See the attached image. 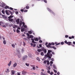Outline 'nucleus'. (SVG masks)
<instances>
[{"instance_id":"f257e3e1","label":"nucleus","mask_w":75,"mask_h":75,"mask_svg":"<svg viewBox=\"0 0 75 75\" xmlns=\"http://www.w3.org/2000/svg\"><path fill=\"white\" fill-rule=\"evenodd\" d=\"M50 52H52V51L51 50H48V52L47 53V54L45 55V57H47V58H49L51 59V57L52 56V54L50 53Z\"/></svg>"},{"instance_id":"f03ea898","label":"nucleus","mask_w":75,"mask_h":75,"mask_svg":"<svg viewBox=\"0 0 75 75\" xmlns=\"http://www.w3.org/2000/svg\"><path fill=\"white\" fill-rule=\"evenodd\" d=\"M10 13V14H11V15H12V14H13L14 13L11 12L10 11V10H6L5 11V12L6 14L7 15H9L10 14L8 13V12Z\"/></svg>"},{"instance_id":"7ed1b4c3","label":"nucleus","mask_w":75,"mask_h":75,"mask_svg":"<svg viewBox=\"0 0 75 75\" xmlns=\"http://www.w3.org/2000/svg\"><path fill=\"white\" fill-rule=\"evenodd\" d=\"M47 9L48 10V11H49V12L53 14V15H55V13H54V12H53L51 10V9H50L48 8H47Z\"/></svg>"},{"instance_id":"20e7f679","label":"nucleus","mask_w":75,"mask_h":75,"mask_svg":"<svg viewBox=\"0 0 75 75\" xmlns=\"http://www.w3.org/2000/svg\"><path fill=\"white\" fill-rule=\"evenodd\" d=\"M27 58H28V56H27L25 55L23 57L22 59L23 60H26V59H27Z\"/></svg>"},{"instance_id":"39448f33","label":"nucleus","mask_w":75,"mask_h":75,"mask_svg":"<svg viewBox=\"0 0 75 75\" xmlns=\"http://www.w3.org/2000/svg\"><path fill=\"white\" fill-rule=\"evenodd\" d=\"M16 22L17 23V24H20V19H18L16 20Z\"/></svg>"},{"instance_id":"423d86ee","label":"nucleus","mask_w":75,"mask_h":75,"mask_svg":"<svg viewBox=\"0 0 75 75\" xmlns=\"http://www.w3.org/2000/svg\"><path fill=\"white\" fill-rule=\"evenodd\" d=\"M22 74L23 75H25L27 74V71H25V70H23L22 71Z\"/></svg>"},{"instance_id":"0eeeda50","label":"nucleus","mask_w":75,"mask_h":75,"mask_svg":"<svg viewBox=\"0 0 75 75\" xmlns=\"http://www.w3.org/2000/svg\"><path fill=\"white\" fill-rule=\"evenodd\" d=\"M16 53L18 54H20V51L19 49H16Z\"/></svg>"},{"instance_id":"6e6552de","label":"nucleus","mask_w":75,"mask_h":75,"mask_svg":"<svg viewBox=\"0 0 75 75\" xmlns=\"http://www.w3.org/2000/svg\"><path fill=\"white\" fill-rule=\"evenodd\" d=\"M31 40L32 41V43H34V44H36V43H37L36 42L34 41V39H31Z\"/></svg>"},{"instance_id":"1a4fd4ad","label":"nucleus","mask_w":75,"mask_h":75,"mask_svg":"<svg viewBox=\"0 0 75 75\" xmlns=\"http://www.w3.org/2000/svg\"><path fill=\"white\" fill-rule=\"evenodd\" d=\"M68 45H71L72 44V42H67V44Z\"/></svg>"},{"instance_id":"9d476101","label":"nucleus","mask_w":75,"mask_h":75,"mask_svg":"<svg viewBox=\"0 0 75 75\" xmlns=\"http://www.w3.org/2000/svg\"><path fill=\"white\" fill-rule=\"evenodd\" d=\"M34 40L35 41H38V39L37 38H34Z\"/></svg>"},{"instance_id":"9b49d317","label":"nucleus","mask_w":75,"mask_h":75,"mask_svg":"<svg viewBox=\"0 0 75 75\" xmlns=\"http://www.w3.org/2000/svg\"><path fill=\"white\" fill-rule=\"evenodd\" d=\"M11 62H12L11 61H10L9 63L8 64V65L9 67H10V66L11 65Z\"/></svg>"},{"instance_id":"f8f14e48","label":"nucleus","mask_w":75,"mask_h":75,"mask_svg":"<svg viewBox=\"0 0 75 75\" xmlns=\"http://www.w3.org/2000/svg\"><path fill=\"white\" fill-rule=\"evenodd\" d=\"M52 45V43H49L48 44V45L47 46V47H49V46H50Z\"/></svg>"},{"instance_id":"ddd939ff","label":"nucleus","mask_w":75,"mask_h":75,"mask_svg":"<svg viewBox=\"0 0 75 75\" xmlns=\"http://www.w3.org/2000/svg\"><path fill=\"white\" fill-rule=\"evenodd\" d=\"M11 72L13 75H14V74H15V71H14V70H11Z\"/></svg>"},{"instance_id":"4468645a","label":"nucleus","mask_w":75,"mask_h":75,"mask_svg":"<svg viewBox=\"0 0 75 75\" xmlns=\"http://www.w3.org/2000/svg\"><path fill=\"white\" fill-rule=\"evenodd\" d=\"M25 7L23 8V9H21L20 10V11H21L22 12H24V10H25Z\"/></svg>"},{"instance_id":"2eb2a0df","label":"nucleus","mask_w":75,"mask_h":75,"mask_svg":"<svg viewBox=\"0 0 75 75\" xmlns=\"http://www.w3.org/2000/svg\"><path fill=\"white\" fill-rule=\"evenodd\" d=\"M16 66H17V63H15L13 64V67L14 68H15V67H16Z\"/></svg>"},{"instance_id":"dca6fc26","label":"nucleus","mask_w":75,"mask_h":75,"mask_svg":"<svg viewBox=\"0 0 75 75\" xmlns=\"http://www.w3.org/2000/svg\"><path fill=\"white\" fill-rule=\"evenodd\" d=\"M53 67L55 69H57V67H56V66H55V65L53 64Z\"/></svg>"},{"instance_id":"f3484780","label":"nucleus","mask_w":75,"mask_h":75,"mask_svg":"<svg viewBox=\"0 0 75 75\" xmlns=\"http://www.w3.org/2000/svg\"><path fill=\"white\" fill-rule=\"evenodd\" d=\"M43 51L44 53H45H45L47 52V50L46 49H43Z\"/></svg>"},{"instance_id":"a211bd4d","label":"nucleus","mask_w":75,"mask_h":75,"mask_svg":"<svg viewBox=\"0 0 75 75\" xmlns=\"http://www.w3.org/2000/svg\"><path fill=\"white\" fill-rule=\"evenodd\" d=\"M24 51V48H23L21 49V52L22 53H23Z\"/></svg>"},{"instance_id":"6ab92c4d","label":"nucleus","mask_w":75,"mask_h":75,"mask_svg":"<svg viewBox=\"0 0 75 75\" xmlns=\"http://www.w3.org/2000/svg\"><path fill=\"white\" fill-rule=\"evenodd\" d=\"M4 8H5V9H7V8H9V7L8 6H6Z\"/></svg>"},{"instance_id":"aec40b11","label":"nucleus","mask_w":75,"mask_h":75,"mask_svg":"<svg viewBox=\"0 0 75 75\" xmlns=\"http://www.w3.org/2000/svg\"><path fill=\"white\" fill-rule=\"evenodd\" d=\"M8 20L9 21H11V22H12L13 20V19L9 18L8 19Z\"/></svg>"},{"instance_id":"412c9836","label":"nucleus","mask_w":75,"mask_h":75,"mask_svg":"<svg viewBox=\"0 0 75 75\" xmlns=\"http://www.w3.org/2000/svg\"><path fill=\"white\" fill-rule=\"evenodd\" d=\"M3 43L4 44H6V40H4L3 41Z\"/></svg>"},{"instance_id":"4be33fe9","label":"nucleus","mask_w":75,"mask_h":75,"mask_svg":"<svg viewBox=\"0 0 75 75\" xmlns=\"http://www.w3.org/2000/svg\"><path fill=\"white\" fill-rule=\"evenodd\" d=\"M26 9H29V8H30V7H29L28 6H26Z\"/></svg>"},{"instance_id":"5701e85b","label":"nucleus","mask_w":75,"mask_h":75,"mask_svg":"<svg viewBox=\"0 0 75 75\" xmlns=\"http://www.w3.org/2000/svg\"><path fill=\"white\" fill-rule=\"evenodd\" d=\"M28 33L30 34H32L33 33V32L31 31H30L28 32Z\"/></svg>"},{"instance_id":"b1692460","label":"nucleus","mask_w":75,"mask_h":75,"mask_svg":"<svg viewBox=\"0 0 75 75\" xmlns=\"http://www.w3.org/2000/svg\"><path fill=\"white\" fill-rule=\"evenodd\" d=\"M12 47L13 48H15V45L13 44H12Z\"/></svg>"},{"instance_id":"393cba45","label":"nucleus","mask_w":75,"mask_h":75,"mask_svg":"<svg viewBox=\"0 0 75 75\" xmlns=\"http://www.w3.org/2000/svg\"><path fill=\"white\" fill-rule=\"evenodd\" d=\"M20 31L18 29H17L16 30V33H20Z\"/></svg>"},{"instance_id":"a878e982","label":"nucleus","mask_w":75,"mask_h":75,"mask_svg":"<svg viewBox=\"0 0 75 75\" xmlns=\"http://www.w3.org/2000/svg\"><path fill=\"white\" fill-rule=\"evenodd\" d=\"M21 32H24V28H23V29H21Z\"/></svg>"},{"instance_id":"bb28decb","label":"nucleus","mask_w":75,"mask_h":75,"mask_svg":"<svg viewBox=\"0 0 75 75\" xmlns=\"http://www.w3.org/2000/svg\"><path fill=\"white\" fill-rule=\"evenodd\" d=\"M1 15L2 17H3L4 18H6V16H5L4 15Z\"/></svg>"},{"instance_id":"cd10ccee","label":"nucleus","mask_w":75,"mask_h":75,"mask_svg":"<svg viewBox=\"0 0 75 75\" xmlns=\"http://www.w3.org/2000/svg\"><path fill=\"white\" fill-rule=\"evenodd\" d=\"M40 54L41 55H42V56H43L44 55V52H41L40 53Z\"/></svg>"},{"instance_id":"c85d7f7f","label":"nucleus","mask_w":75,"mask_h":75,"mask_svg":"<svg viewBox=\"0 0 75 75\" xmlns=\"http://www.w3.org/2000/svg\"><path fill=\"white\" fill-rule=\"evenodd\" d=\"M13 16H10L8 17V18H13Z\"/></svg>"},{"instance_id":"c756f323","label":"nucleus","mask_w":75,"mask_h":75,"mask_svg":"<svg viewBox=\"0 0 75 75\" xmlns=\"http://www.w3.org/2000/svg\"><path fill=\"white\" fill-rule=\"evenodd\" d=\"M47 65H49L50 64V62L48 60L47 61Z\"/></svg>"},{"instance_id":"7c9ffc66","label":"nucleus","mask_w":75,"mask_h":75,"mask_svg":"<svg viewBox=\"0 0 75 75\" xmlns=\"http://www.w3.org/2000/svg\"><path fill=\"white\" fill-rule=\"evenodd\" d=\"M34 37V36L33 35H30V38H33Z\"/></svg>"},{"instance_id":"2f4dec72","label":"nucleus","mask_w":75,"mask_h":75,"mask_svg":"<svg viewBox=\"0 0 75 75\" xmlns=\"http://www.w3.org/2000/svg\"><path fill=\"white\" fill-rule=\"evenodd\" d=\"M37 51H38V52H41V49H38L37 50Z\"/></svg>"},{"instance_id":"473e14b6","label":"nucleus","mask_w":75,"mask_h":75,"mask_svg":"<svg viewBox=\"0 0 75 75\" xmlns=\"http://www.w3.org/2000/svg\"><path fill=\"white\" fill-rule=\"evenodd\" d=\"M53 71L55 73H57V70H55V69H53Z\"/></svg>"},{"instance_id":"72a5a7b5","label":"nucleus","mask_w":75,"mask_h":75,"mask_svg":"<svg viewBox=\"0 0 75 75\" xmlns=\"http://www.w3.org/2000/svg\"><path fill=\"white\" fill-rule=\"evenodd\" d=\"M52 48H53V49H54V50H56V49H57V48L54 46H52Z\"/></svg>"},{"instance_id":"f704fd0d","label":"nucleus","mask_w":75,"mask_h":75,"mask_svg":"<svg viewBox=\"0 0 75 75\" xmlns=\"http://www.w3.org/2000/svg\"><path fill=\"white\" fill-rule=\"evenodd\" d=\"M64 42H65V43L66 44H67L68 43V42H67V40H65V41Z\"/></svg>"},{"instance_id":"c9c22d12","label":"nucleus","mask_w":75,"mask_h":75,"mask_svg":"<svg viewBox=\"0 0 75 75\" xmlns=\"http://www.w3.org/2000/svg\"><path fill=\"white\" fill-rule=\"evenodd\" d=\"M50 74L51 75H53L54 74V73H53L52 71L51 73H50Z\"/></svg>"},{"instance_id":"e433bc0d","label":"nucleus","mask_w":75,"mask_h":75,"mask_svg":"<svg viewBox=\"0 0 75 75\" xmlns=\"http://www.w3.org/2000/svg\"><path fill=\"white\" fill-rule=\"evenodd\" d=\"M22 22H20V23H19V25L20 26H21L22 25Z\"/></svg>"},{"instance_id":"4c0bfd02","label":"nucleus","mask_w":75,"mask_h":75,"mask_svg":"<svg viewBox=\"0 0 75 75\" xmlns=\"http://www.w3.org/2000/svg\"><path fill=\"white\" fill-rule=\"evenodd\" d=\"M25 65L27 67H29V64H27V63H26Z\"/></svg>"},{"instance_id":"58836bf2","label":"nucleus","mask_w":75,"mask_h":75,"mask_svg":"<svg viewBox=\"0 0 75 75\" xmlns=\"http://www.w3.org/2000/svg\"><path fill=\"white\" fill-rule=\"evenodd\" d=\"M59 44H61V43H57V44H56L55 45L56 46H57V45H59Z\"/></svg>"},{"instance_id":"ea45409f","label":"nucleus","mask_w":75,"mask_h":75,"mask_svg":"<svg viewBox=\"0 0 75 75\" xmlns=\"http://www.w3.org/2000/svg\"><path fill=\"white\" fill-rule=\"evenodd\" d=\"M22 24H23V26H24V25H25V23H24V22H22Z\"/></svg>"},{"instance_id":"a19ab883","label":"nucleus","mask_w":75,"mask_h":75,"mask_svg":"<svg viewBox=\"0 0 75 75\" xmlns=\"http://www.w3.org/2000/svg\"><path fill=\"white\" fill-rule=\"evenodd\" d=\"M23 26L25 28H27V26L26 25H24Z\"/></svg>"},{"instance_id":"79ce46f5","label":"nucleus","mask_w":75,"mask_h":75,"mask_svg":"<svg viewBox=\"0 0 75 75\" xmlns=\"http://www.w3.org/2000/svg\"><path fill=\"white\" fill-rule=\"evenodd\" d=\"M2 13L3 14H4L5 13L4 12V10H2Z\"/></svg>"},{"instance_id":"37998d69","label":"nucleus","mask_w":75,"mask_h":75,"mask_svg":"<svg viewBox=\"0 0 75 75\" xmlns=\"http://www.w3.org/2000/svg\"><path fill=\"white\" fill-rule=\"evenodd\" d=\"M44 1L45 3H47V0H44Z\"/></svg>"},{"instance_id":"c03bdc74","label":"nucleus","mask_w":75,"mask_h":75,"mask_svg":"<svg viewBox=\"0 0 75 75\" xmlns=\"http://www.w3.org/2000/svg\"><path fill=\"white\" fill-rule=\"evenodd\" d=\"M39 42L40 43H42V41L40 40L39 41Z\"/></svg>"},{"instance_id":"a18cd8bd","label":"nucleus","mask_w":75,"mask_h":75,"mask_svg":"<svg viewBox=\"0 0 75 75\" xmlns=\"http://www.w3.org/2000/svg\"><path fill=\"white\" fill-rule=\"evenodd\" d=\"M61 45H63V44H64V42H61Z\"/></svg>"},{"instance_id":"49530a36","label":"nucleus","mask_w":75,"mask_h":75,"mask_svg":"<svg viewBox=\"0 0 75 75\" xmlns=\"http://www.w3.org/2000/svg\"><path fill=\"white\" fill-rule=\"evenodd\" d=\"M9 9H10V10H13V8L11 7H10Z\"/></svg>"},{"instance_id":"de8ad7c7","label":"nucleus","mask_w":75,"mask_h":75,"mask_svg":"<svg viewBox=\"0 0 75 75\" xmlns=\"http://www.w3.org/2000/svg\"><path fill=\"white\" fill-rule=\"evenodd\" d=\"M44 64H46L47 63V61L46 60H45L44 62Z\"/></svg>"},{"instance_id":"09e8293b","label":"nucleus","mask_w":75,"mask_h":75,"mask_svg":"<svg viewBox=\"0 0 75 75\" xmlns=\"http://www.w3.org/2000/svg\"><path fill=\"white\" fill-rule=\"evenodd\" d=\"M57 75H59L60 74V73H59V72H57Z\"/></svg>"},{"instance_id":"8fccbe9b","label":"nucleus","mask_w":75,"mask_h":75,"mask_svg":"<svg viewBox=\"0 0 75 75\" xmlns=\"http://www.w3.org/2000/svg\"><path fill=\"white\" fill-rule=\"evenodd\" d=\"M52 45H55V43H54L52 42L51 43Z\"/></svg>"},{"instance_id":"3c124183","label":"nucleus","mask_w":75,"mask_h":75,"mask_svg":"<svg viewBox=\"0 0 75 75\" xmlns=\"http://www.w3.org/2000/svg\"><path fill=\"white\" fill-rule=\"evenodd\" d=\"M40 74H41V75H45V74H43V73H42V72Z\"/></svg>"},{"instance_id":"603ef678","label":"nucleus","mask_w":75,"mask_h":75,"mask_svg":"<svg viewBox=\"0 0 75 75\" xmlns=\"http://www.w3.org/2000/svg\"><path fill=\"white\" fill-rule=\"evenodd\" d=\"M65 37L66 38H68V35H65Z\"/></svg>"},{"instance_id":"864d4df0","label":"nucleus","mask_w":75,"mask_h":75,"mask_svg":"<svg viewBox=\"0 0 75 75\" xmlns=\"http://www.w3.org/2000/svg\"><path fill=\"white\" fill-rule=\"evenodd\" d=\"M35 46H36V44H33V47H35Z\"/></svg>"},{"instance_id":"5fc2aeb1","label":"nucleus","mask_w":75,"mask_h":75,"mask_svg":"<svg viewBox=\"0 0 75 75\" xmlns=\"http://www.w3.org/2000/svg\"><path fill=\"white\" fill-rule=\"evenodd\" d=\"M39 47H40V48H41V47H42V45H41V44H40L39 45Z\"/></svg>"},{"instance_id":"6e6d98bb","label":"nucleus","mask_w":75,"mask_h":75,"mask_svg":"<svg viewBox=\"0 0 75 75\" xmlns=\"http://www.w3.org/2000/svg\"><path fill=\"white\" fill-rule=\"evenodd\" d=\"M27 11H28V10H25L24 11V12H27Z\"/></svg>"},{"instance_id":"4d7b16f0","label":"nucleus","mask_w":75,"mask_h":75,"mask_svg":"<svg viewBox=\"0 0 75 75\" xmlns=\"http://www.w3.org/2000/svg\"><path fill=\"white\" fill-rule=\"evenodd\" d=\"M15 13H16V14H18V12L17 11H16L15 12Z\"/></svg>"},{"instance_id":"13d9d810","label":"nucleus","mask_w":75,"mask_h":75,"mask_svg":"<svg viewBox=\"0 0 75 75\" xmlns=\"http://www.w3.org/2000/svg\"><path fill=\"white\" fill-rule=\"evenodd\" d=\"M27 36H28V37H29V36H30V34H29V33H27Z\"/></svg>"},{"instance_id":"bf43d9fd","label":"nucleus","mask_w":75,"mask_h":75,"mask_svg":"<svg viewBox=\"0 0 75 75\" xmlns=\"http://www.w3.org/2000/svg\"><path fill=\"white\" fill-rule=\"evenodd\" d=\"M50 63L51 64H53V62H52V61H51L50 62Z\"/></svg>"},{"instance_id":"052dcab7","label":"nucleus","mask_w":75,"mask_h":75,"mask_svg":"<svg viewBox=\"0 0 75 75\" xmlns=\"http://www.w3.org/2000/svg\"><path fill=\"white\" fill-rule=\"evenodd\" d=\"M47 73H48V74H50V71L48 70L47 71Z\"/></svg>"},{"instance_id":"680f3d73","label":"nucleus","mask_w":75,"mask_h":75,"mask_svg":"<svg viewBox=\"0 0 75 75\" xmlns=\"http://www.w3.org/2000/svg\"><path fill=\"white\" fill-rule=\"evenodd\" d=\"M2 23H3L1 21L0 22V25H1V24H2Z\"/></svg>"},{"instance_id":"e2e57ef3","label":"nucleus","mask_w":75,"mask_h":75,"mask_svg":"<svg viewBox=\"0 0 75 75\" xmlns=\"http://www.w3.org/2000/svg\"><path fill=\"white\" fill-rule=\"evenodd\" d=\"M35 67H33V70H35Z\"/></svg>"},{"instance_id":"0e129e2a","label":"nucleus","mask_w":75,"mask_h":75,"mask_svg":"<svg viewBox=\"0 0 75 75\" xmlns=\"http://www.w3.org/2000/svg\"><path fill=\"white\" fill-rule=\"evenodd\" d=\"M51 60L52 61H54V58H52L51 59Z\"/></svg>"},{"instance_id":"69168bd1","label":"nucleus","mask_w":75,"mask_h":75,"mask_svg":"<svg viewBox=\"0 0 75 75\" xmlns=\"http://www.w3.org/2000/svg\"><path fill=\"white\" fill-rule=\"evenodd\" d=\"M69 39H72V38L71 37L69 36Z\"/></svg>"},{"instance_id":"338daca9","label":"nucleus","mask_w":75,"mask_h":75,"mask_svg":"<svg viewBox=\"0 0 75 75\" xmlns=\"http://www.w3.org/2000/svg\"><path fill=\"white\" fill-rule=\"evenodd\" d=\"M23 46H25V42H23Z\"/></svg>"},{"instance_id":"774afa93","label":"nucleus","mask_w":75,"mask_h":75,"mask_svg":"<svg viewBox=\"0 0 75 75\" xmlns=\"http://www.w3.org/2000/svg\"><path fill=\"white\" fill-rule=\"evenodd\" d=\"M71 38H74V36H71Z\"/></svg>"}]
</instances>
